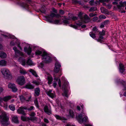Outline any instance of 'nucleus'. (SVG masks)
<instances>
[{"instance_id": "31", "label": "nucleus", "mask_w": 126, "mask_h": 126, "mask_svg": "<svg viewBox=\"0 0 126 126\" xmlns=\"http://www.w3.org/2000/svg\"><path fill=\"white\" fill-rule=\"evenodd\" d=\"M19 42L18 41L14 40L10 43V45L11 46H14L16 44H18Z\"/></svg>"}, {"instance_id": "44", "label": "nucleus", "mask_w": 126, "mask_h": 126, "mask_svg": "<svg viewBox=\"0 0 126 126\" xmlns=\"http://www.w3.org/2000/svg\"><path fill=\"white\" fill-rule=\"evenodd\" d=\"M34 103L36 106L37 108H38L39 106L38 104V101L37 99H35L34 100Z\"/></svg>"}, {"instance_id": "8", "label": "nucleus", "mask_w": 126, "mask_h": 126, "mask_svg": "<svg viewBox=\"0 0 126 126\" xmlns=\"http://www.w3.org/2000/svg\"><path fill=\"white\" fill-rule=\"evenodd\" d=\"M12 97L10 96H7L4 97L3 98L0 97V105L1 106V103L3 101L5 102H7L11 99Z\"/></svg>"}, {"instance_id": "27", "label": "nucleus", "mask_w": 126, "mask_h": 126, "mask_svg": "<svg viewBox=\"0 0 126 126\" xmlns=\"http://www.w3.org/2000/svg\"><path fill=\"white\" fill-rule=\"evenodd\" d=\"M60 20H52L50 21V22L56 24H61L62 23L60 22Z\"/></svg>"}, {"instance_id": "34", "label": "nucleus", "mask_w": 126, "mask_h": 126, "mask_svg": "<svg viewBox=\"0 0 126 126\" xmlns=\"http://www.w3.org/2000/svg\"><path fill=\"white\" fill-rule=\"evenodd\" d=\"M9 107L10 109L14 111L15 110V106L14 105L11 104L9 106Z\"/></svg>"}, {"instance_id": "41", "label": "nucleus", "mask_w": 126, "mask_h": 126, "mask_svg": "<svg viewBox=\"0 0 126 126\" xmlns=\"http://www.w3.org/2000/svg\"><path fill=\"white\" fill-rule=\"evenodd\" d=\"M77 17L75 16H73L71 18H69V19H72L74 21L75 20H77Z\"/></svg>"}, {"instance_id": "29", "label": "nucleus", "mask_w": 126, "mask_h": 126, "mask_svg": "<svg viewBox=\"0 0 126 126\" xmlns=\"http://www.w3.org/2000/svg\"><path fill=\"white\" fill-rule=\"evenodd\" d=\"M70 116L72 118L74 117L75 114L73 111L71 110H70L69 111Z\"/></svg>"}, {"instance_id": "35", "label": "nucleus", "mask_w": 126, "mask_h": 126, "mask_svg": "<svg viewBox=\"0 0 126 126\" xmlns=\"http://www.w3.org/2000/svg\"><path fill=\"white\" fill-rule=\"evenodd\" d=\"M98 1H96L95 2H94V0H92L90 1L89 2V3L90 5H94V4L95 3L97 4V3Z\"/></svg>"}, {"instance_id": "56", "label": "nucleus", "mask_w": 126, "mask_h": 126, "mask_svg": "<svg viewBox=\"0 0 126 126\" xmlns=\"http://www.w3.org/2000/svg\"><path fill=\"white\" fill-rule=\"evenodd\" d=\"M32 83H33L34 84H35L36 85H38L39 84V82H38L36 81H34L32 82Z\"/></svg>"}, {"instance_id": "7", "label": "nucleus", "mask_w": 126, "mask_h": 126, "mask_svg": "<svg viewBox=\"0 0 126 126\" xmlns=\"http://www.w3.org/2000/svg\"><path fill=\"white\" fill-rule=\"evenodd\" d=\"M15 53V56L16 57H19L20 56H23L24 54L22 52L18 50L16 47H14L13 48Z\"/></svg>"}, {"instance_id": "39", "label": "nucleus", "mask_w": 126, "mask_h": 126, "mask_svg": "<svg viewBox=\"0 0 126 126\" xmlns=\"http://www.w3.org/2000/svg\"><path fill=\"white\" fill-rule=\"evenodd\" d=\"M34 109V107L33 106H31L28 108H27V109L28 110L30 111Z\"/></svg>"}, {"instance_id": "18", "label": "nucleus", "mask_w": 126, "mask_h": 126, "mask_svg": "<svg viewBox=\"0 0 126 126\" xmlns=\"http://www.w3.org/2000/svg\"><path fill=\"white\" fill-rule=\"evenodd\" d=\"M24 51L27 52L28 54L29 55H30L32 51V49L30 47H29L27 49L26 47H25L24 48Z\"/></svg>"}, {"instance_id": "57", "label": "nucleus", "mask_w": 126, "mask_h": 126, "mask_svg": "<svg viewBox=\"0 0 126 126\" xmlns=\"http://www.w3.org/2000/svg\"><path fill=\"white\" fill-rule=\"evenodd\" d=\"M35 115V113L34 112H32L30 115L32 116H33Z\"/></svg>"}, {"instance_id": "6", "label": "nucleus", "mask_w": 126, "mask_h": 126, "mask_svg": "<svg viewBox=\"0 0 126 126\" xmlns=\"http://www.w3.org/2000/svg\"><path fill=\"white\" fill-rule=\"evenodd\" d=\"M16 81L18 83L21 85H23L25 83V79L23 76L19 77Z\"/></svg>"}, {"instance_id": "20", "label": "nucleus", "mask_w": 126, "mask_h": 126, "mask_svg": "<svg viewBox=\"0 0 126 126\" xmlns=\"http://www.w3.org/2000/svg\"><path fill=\"white\" fill-rule=\"evenodd\" d=\"M29 71L30 72H31L32 75H34V76L36 77H38V76L37 75L36 72L34 71V70L30 69H29Z\"/></svg>"}, {"instance_id": "46", "label": "nucleus", "mask_w": 126, "mask_h": 126, "mask_svg": "<svg viewBox=\"0 0 126 126\" xmlns=\"http://www.w3.org/2000/svg\"><path fill=\"white\" fill-rule=\"evenodd\" d=\"M103 37L101 36H100L99 37V38L97 39V41L98 42H101V39H103Z\"/></svg>"}, {"instance_id": "16", "label": "nucleus", "mask_w": 126, "mask_h": 126, "mask_svg": "<svg viewBox=\"0 0 126 126\" xmlns=\"http://www.w3.org/2000/svg\"><path fill=\"white\" fill-rule=\"evenodd\" d=\"M64 86V84L63 86V88L64 89V91L63 93V96L68 97V90L65 89Z\"/></svg>"}, {"instance_id": "4", "label": "nucleus", "mask_w": 126, "mask_h": 126, "mask_svg": "<svg viewBox=\"0 0 126 126\" xmlns=\"http://www.w3.org/2000/svg\"><path fill=\"white\" fill-rule=\"evenodd\" d=\"M0 122L4 126H6L8 125L7 119L6 115L5 113H3L0 115Z\"/></svg>"}, {"instance_id": "12", "label": "nucleus", "mask_w": 126, "mask_h": 126, "mask_svg": "<svg viewBox=\"0 0 126 126\" xmlns=\"http://www.w3.org/2000/svg\"><path fill=\"white\" fill-rule=\"evenodd\" d=\"M125 6H126V1H124L123 2H120L119 4L117 5L118 8L120 10L123 9Z\"/></svg>"}, {"instance_id": "45", "label": "nucleus", "mask_w": 126, "mask_h": 126, "mask_svg": "<svg viewBox=\"0 0 126 126\" xmlns=\"http://www.w3.org/2000/svg\"><path fill=\"white\" fill-rule=\"evenodd\" d=\"M42 53V52L41 51L38 50L37 51L35 52V54L37 55H40Z\"/></svg>"}, {"instance_id": "60", "label": "nucleus", "mask_w": 126, "mask_h": 126, "mask_svg": "<svg viewBox=\"0 0 126 126\" xmlns=\"http://www.w3.org/2000/svg\"><path fill=\"white\" fill-rule=\"evenodd\" d=\"M109 22V21L108 20H106L104 21L103 23L105 25H106Z\"/></svg>"}, {"instance_id": "49", "label": "nucleus", "mask_w": 126, "mask_h": 126, "mask_svg": "<svg viewBox=\"0 0 126 126\" xmlns=\"http://www.w3.org/2000/svg\"><path fill=\"white\" fill-rule=\"evenodd\" d=\"M55 16L56 14L53 13H51L50 15V16L52 17H55Z\"/></svg>"}, {"instance_id": "55", "label": "nucleus", "mask_w": 126, "mask_h": 126, "mask_svg": "<svg viewBox=\"0 0 126 126\" xmlns=\"http://www.w3.org/2000/svg\"><path fill=\"white\" fill-rule=\"evenodd\" d=\"M93 30L94 32H96L97 31V29L96 27H94L93 29Z\"/></svg>"}, {"instance_id": "40", "label": "nucleus", "mask_w": 126, "mask_h": 126, "mask_svg": "<svg viewBox=\"0 0 126 126\" xmlns=\"http://www.w3.org/2000/svg\"><path fill=\"white\" fill-rule=\"evenodd\" d=\"M89 34L90 36L93 38L95 37V34L93 33L92 32H90Z\"/></svg>"}, {"instance_id": "64", "label": "nucleus", "mask_w": 126, "mask_h": 126, "mask_svg": "<svg viewBox=\"0 0 126 126\" xmlns=\"http://www.w3.org/2000/svg\"><path fill=\"white\" fill-rule=\"evenodd\" d=\"M3 91V89L2 87L0 88V93L2 92Z\"/></svg>"}, {"instance_id": "48", "label": "nucleus", "mask_w": 126, "mask_h": 126, "mask_svg": "<svg viewBox=\"0 0 126 126\" xmlns=\"http://www.w3.org/2000/svg\"><path fill=\"white\" fill-rule=\"evenodd\" d=\"M69 26L71 27H72L76 29L78 27L77 26L75 25H73L72 24H71L69 25Z\"/></svg>"}, {"instance_id": "22", "label": "nucleus", "mask_w": 126, "mask_h": 126, "mask_svg": "<svg viewBox=\"0 0 126 126\" xmlns=\"http://www.w3.org/2000/svg\"><path fill=\"white\" fill-rule=\"evenodd\" d=\"M19 98L21 101H23L25 100H26V101H29L31 99V97L30 96L29 97L28 99L27 100H26L25 98L22 95L19 96Z\"/></svg>"}, {"instance_id": "19", "label": "nucleus", "mask_w": 126, "mask_h": 126, "mask_svg": "<svg viewBox=\"0 0 126 126\" xmlns=\"http://www.w3.org/2000/svg\"><path fill=\"white\" fill-rule=\"evenodd\" d=\"M47 80H48V83L49 84H51L52 81L53 80V78L52 77L49 75H48L47 76Z\"/></svg>"}, {"instance_id": "11", "label": "nucleus", "mask_w": 126, "mask_h": 126, "mask_svg": "<svg viewBox=\"0 0 126 126\" xmlns=\"http://www.w3.org/2000/svg\"><path fill=\"white\" fill-rule=\"evenodd\" d=\"M61 67L60 63L58 62H57L55 64V66L54 71L56 73H57L59 71L60 68Z\"/></svg>"}, {"instance_id": "10", "label": "nucleus", "mask_w": 126, "mask_h": 126, "mask_svg": "<svg viewBox=\"0 0 126 126\" xmlns=\"http://www.w3.org/2000/svg\"><path fill=\"white\" fill-rule=\"evenodd\" d=\"M8 87L11 89L12 91L14 92H16L17 90L15 84L13 83H9L8 85Z\"/></svg>"}, {"instance_id": "58", "label": "nucleus", "mask_w": 126, "mask_h": 126, "mask_svg": "<svg viewBox=\"0 0 126 126\" xmlns=\"http://www.w3.org/2000/svg\"><path fill=\"white\" fill-rule=\"evenodd\" d=\"M55 17L56 18H59V17H60V15L59 14H57L56 15Z\"/></svg>"}, {"instance_id": "5", "label": "nucleus", "mask_w": 126, "mask_h": 126, "mask_svg": "<svg viewBox=\"0 0 126 126\" xmlns=\"http://www.w3.org/2000/svg\"><path fill=\"white\" fill-rule=\"evenodd\" d=\"M42 59L43 61L46 63H48L50 62L51 60V58L45 52H44L42 55Z\"/></svg>"}, {"instance_id": "36", "label": "nucleus", "mask_w": 126, "mask_h": 126, "mask_svg": "<svg viewBox=\"0 0 126 126\" xmlns=\"http://www.w3.org/2000/svg\"><path fill=\"white\" fill-rule=\"evenodd\" d=\"M20 73L23 74L27 73V72L25 70L22 69H20Z\"/></svg>"}, {"instance_id": "9", "label": "nucleus", "mask_w": 126, "mask_h": 126, "mask_svg": "<svg viewBox=\"0 0 126 126\" xmlns=\"http://www.w3.org/2000/svg\"><path fill=\"white\" fill-rule=\"evenodd\" d=\"M27 109V107L21 106L17 110V111L19 114H21L23 115H25L26 113L25 112L24 110Z\"/></svg>"}, {"instance_id": "54", "label": "nucleus", "mask_w": 126, "mask_h": 126, "mask_svg": "<svg viewBox=\"0 0 126 126\" xmlns=\"http://www.w3.org/2000/svg\"><path fill=\"white\" fill-rule=\"evenodd\" d=\"M3 107L6 110L8 108V105L7 103L4 104V105L3 106Z\"/></svg>"}, {"instance_id": "26", "label": "nucleus", "mask_w": 126, "mask_h": 126, "mask_svg": "<svg viewBox=\"0 0 126 126\" xmlns=\"http://www.w3.org/2000/svg\"><path fill=\"white\" fill-rule=\"evenodd\" d=\"M25 87L26 88L29 89H33L34 88V87L31 84H27L25 86Z\"/></svg>"}, {"instance_id": "47", "label": "nucleus", "mask_w": 126, "mask_h": 126, "mask_svg": "<svg viewBox=\"0 0 126 126\" xmlns=\"http://www.w3.org/2000/svg\"><path fill=\"white\" fill-rule=\"evenodd\" d=\"M99 33L101 35H105V31H104L103 30L102 32H100Z\"/></svg>"}, {"instance_id": "51", "label": "nucleus", "mask_w": 126, "mask_h": 126, "mask_svg": "<svg viewBox=\"0 0 126 126\" xmlns=\"http://www.w3.org/2000/svg\"><path fill=\"white\" fill-rule=\"evenodd\" d=\"M44 122L47 123H49L48 120L47 118H45L44 119Z\"/></svg>"}, {"instance_id": "1", "label": "nucleus", "mask_w": 126, "mask_h": 126, "mask_svg": "<svg viewBox=\"0 0 126 126\" xmlns=\"http://www.w3.org/2000/svg\"><path fill=\"white\" fill-rule=\"evenodd\" d=\"M78 17L80 19L81 22H76V24L78 26H81L82 24L89 22L90 20V18L88 16L85 14L84 17L82 16V13L79 12L78 15Z\"/></svg>"}, {"instance_id": "23", "label": "nucleus", "mask_w": 126, "mask_h": 126, "mask_svg": "<svg viewBox=\"0 0 126 126\" xmlns=\"http://www.w3.org/2000/svg\"><path fill=\"white\" fill-rule=\"evenodd\" d=\"M19 61L20 62L21 64L23 65H25V60L24 59H23L22 58L20 57L18 59Z\"/></svg>"}, {"instance_id": "3", "label": "nucleus", "mask_w": 126, "mask_h": 126, "mask_svg": "<svg viewBox=\"0 0 126 126\" xmlns=\"http://www.w3.org/2000/svg\"><path fill=\"white\" fill-rule=\"evenodd\" d=\"M86 114L84 112H82L77 117V119L78 122L81 123L83 122H86L88 119L87 117L85 116L82 118V116H85Z\"/></svg>"}, {"instance_id": "30", "label": "nucleus", "mask_w": 126, "mask_h": 126, "mask_svg": "<svg viewBox=\"0 0 126 126\" xmlns=\"http://www.w3.org/2000/svg\"><path fill=\"white\" fill-rule=\"evenodd\" d=\"M26 63L27 64L29 65H34L33 63L30 59H28Z\"/></svg>"}, {"instance_id": "14", "label": "nucleus", "mask_w": 126, "mask_h": 126, "mask_svg": "<svg viewBox=\"0 0 126 126\" xmlns=\"http://www.w3.org/2000/svg\"><path fill=\"white\" fill-rule=\"evenodd\" d=\"M52 91L51 90H49L47 92L46 94L52 98L54 97L55 96V93H52Z\"/></svg>"}, {"instance_id": "21", "label": "nucleus", "mask_w": 126, "mask_h": 126, "mask_svg": "<svg viewBox=\"0 0 126 126\" xmlns=\"http://www.w3.org/2000/svg\"><path fill=\"white\" fill-rule=\"evenodd\" d=\"M119 70L120 72L122 73H123L125 70V68L124 66L121 63L119 64Z\"/></svg>"}, {"instance_id": "53", "label": "nucleus", "mask_w": 126, "mask_h": 126, "mask_svg": "<svg viewBox=\"0 0 126 126\" xmlns=\"http://www.w3.org/2000/svg\"><path fill=\"white\" fill-rule=\"evenodd\" d=\"M59 13L62 15H63L64 14V11L62 10H60L59 11Z\"/></svg>"}, {"instance_id": "2", "label": "nucleus", "mask_w": 126, "mask_h": 126, "mask_svg": "<svg viewBox=\"0 0 126 126\" xmlns=\"http://www.w3.org/2000/svg\"><path fill=\"white\" fill-rule=\"evenodd\" d=\"M0 71L5 78L8 79L11 77L10 71L8 69L6 68H2L1 69Z\"/></svg>"}, {"instance_id": "28", "label": "nucleus", "mask_w": 126, "mask_h": 126, "mask_svg": "<svg viewBox=\"0 0 126 126\" xmlns=\"http://www.w3.org/2000/svg\"><path fill=\"white\" fill-rule=\"evenodd\" d=\"M7 56L6 54L3 52H0V57L1 58H5Z\"/></svg>"}, {"instance_id": "61", "label": "nucleus", "mask_w": 126, "mask_h": 126, "mask_svg": "<svg viewBox=\"0 0 126 126\" xmlns=\"http://www.w3.org/2000/svg\"><path fill=\"white\" fill-rule=\"evenodd\" d=\"M57 84V83L55 82H54L53 84V86L54 88H56V86Z\"/></svg>"}, {"instance_id": "32", "label": "nucleus", "mask_w": 126, "mask_h": 126, "mask_svg": "<svg viewBox=\"0 0 126 126\" xmlns=\"http://www.w3.org/2000/svg\"><path fill=\"white\" fill-rule=\"evenodd\" d=\"M100 10L101 12L103 13H106L108 12L107 10L103 7H101Z\"/></svg>"}, {"instance_id": "42", "label": "nucleus", "mask_w": 126, "mask_h": 126, "mask_svg": "<svg viewBox=\"0 0 126 126\" xmlns=\"http://www.w3.org/2000/svg\"><path fill=\"white\" fill-rule=\"evenodd\" d=\"M99 18L100 19H105L106 18V17L103 15H101L99 16Z\"/></svg>"}, {"instance_id": "59", "label": "nucleus", "mask_w": 126, "mask_h": 126, "mask_svg": "<svg viewBox=\"0 0 126 126\" xmlns=\"http://www.w3.org/2000/svg\"><path fill=\"white\" fill-rule=\"evenodd\" d=\"M31 119L33 120H37V118L36 117H33L31 118Z\"/></svg>"}, {"instance_id": "33", "label": "nucleus", "mask_w": 126, "mask_h": 126, "mask_svg": "<svg viewBox=\"0 0 126 126\" xmlns=\"http://www.w3.org/2000/svg\"><path fill=\"white\" fill-rule=\"evenodd\" d=\"M97 8L96 7H93L90 8L89 10V12H93L97 10Z\"/></svg>"}, {"instance_id": "62", "label": "nucleus", "mask_w": 126, "mask_h": 126, "mask_svg": "<svg viewBox=\"0 0 126 126\" xmlns=\"http://www.w3.org/2000/svg\"><path fill=\"white\" fill-rule=\"evenodd\" d=\"M62 80H63V81H64L65 82V81H66V80H65V79L64 77H62Z\"/></svg>"}, {"instance_id": "13", "label": "nucleus", "mask_w": 126, "mask_h": 126, "mask_svg": "<svg viewBox=\"0 0 126 126\" xmlns=\"http://www.w3.org/2000/svg\"><path fill=\"white\" fill-rule=\"evenodd\" d=\"M44 112L48 115L51 113V110L48 109V107L47 106H45L44 107Z\"/></svg>"}, {"instance_id": "52", "label": "nucleus", "mask_w": 126, "mask_h": 126, "mask_svg": "<svg viewBox=\"0 0 126 126\" xmlns=\"http://www.w3.org/2000/svg\"><path fill=\"white\" fill-rule=\"evenodd\" d=\"M98 19L97 17L95 16L94 17L93 19V20L94 21H95L97 20Z\"/></svg>"}, {"instance_id": "17", "label": "nucleus", "mask_w": 126, "mask_h": 126, "mask_svg": "<svg viewBox=\"0 0 126 126\" xmlns=\"http://www.w3.org/2000/svg\"><path fill=\"white\" fill-rule=\"evenodd\" d=\"M12 120L13 122L15 123H19L18 117L16 116H13L12 117Z\"/></svg>"}, {"instance_id": "43", "label": "nucleus", "mask_w": 126, "mask_h": 126, "mask_svg": "<svg viewBox=\"0 0 126 126\" xmlns=\"http://www.w3.org/2000/svg\"><path fill=\"white\" fill-rule=\"evenodd\" d=\"M89 15L90 17H92L97 15L95 14H94L93 13H91L89 14Z\"/></svg>"}, {"instance_id": "38", "label": "nucleus", "mask_w": 126, "mask_h": 126, "mask_svg": "<svg viewBox=\"0 0 126 126\" xmlns=\"http://www.w3.org/2000/svg\"><path fill=\"white\" fill-rule=\"evenodd\" d=\"M67 19H66L63 20V22L65 24H69L70 23L69 21Z\"/></svg>"}, {"instance_id": "50", "label": "nucleus", "mask_w": 126, "mask_h": 126, "mask_svg": "<svg viewBox=\"0 0 126 126\" xmlns=\"http://www.w3.org/2000/svg\"><path fill=\"white\" fill-rule=\"evenodd\" d=\"M21 119L23 121H25L27 120L26 118L23 116H22L21 117Z\"/></svg>"}, {"instance_id": "63", "label": "nucleus", "mask_w": 126, "mask_h": 126, "mask_svg": "<svg viewBox=\"0 0 126 126\" xmlns=\"http://www.w3.org/2000/svg\"><path fill=\"white\" fill-rule=\"evenodd\" d=\"M104 25H105L104 24V23H102V24L100 26V27L101 28H103L104 27Z\"/></svg>"}, {"instance_id": "25", "label": "nucleus", "mask_w": 126, "mask_h": 126, "mask_svg": "<svg viewBox=\"0 0 126 126\" xmlns=\"http://www.w3.org/2000/svg\"><path fill=\"white\" fill-rule=\"evenodd\" d=\"M35 93L36 95L37 96L39 95L40 92V89L39 88H37L35 89L34 90Z\"/></svg>"}, {"instance_id": "24", "label": "nucleus", "mask_w": 126, "mask_h": 126, "mask_svg": "<svg viewBox=\"0 0 126 126\" xmlns=\"http://www.w3.org/2000/svg\"><path fill=\"white\" fill-rule=\"evenodd\" d=\"M7 62L4 60H1L0 61V66H4L6 65Z\"/></svg>"}, {"instance_id": "15", "label": "nucleus", "mask_w": 126, "mask_h": 126, "mask_svg": "<svg viewBox=\"0 0 126 126\" xmlns=\"http://www.w3.org/2000/svg\"><path fill=\"white\" fill-rule=\"evenodd\" d=\"M54 116L56 119L58 120H66V119L63 117L60 116L57 114H55Z\"/></svg>"}, {"instance_id": "37", "label": "nucleus", "mask_w": 126, "mask_h": 126, "mask_svg": "<svg viewBox=\"0 0 126 126\" xmlns=\"http://www.w3.org/2000/svg\"><path fill=\"white\" fill-rule=\"evenodd\" d=\"M54 80H55L56 81L58 80V84L59 85V87H61V82L60 80V79H58L55 78H54Z\"/></svg>"}]
</instances>
